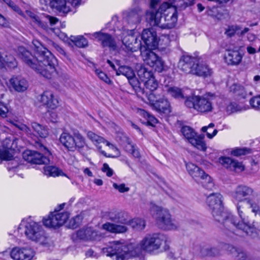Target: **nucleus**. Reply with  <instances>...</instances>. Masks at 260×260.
Masks as SVG:
<instances>
[{"label":"nucleus","instance_id":"obj_61","mask_svg":"<svg viewBox=\"0 0 260 260\" xmlns=\"http://www.w3.org/2000/svg\"><path fill=\"white\" fill-rule=\"evenodd\" d=\"M49 117L48 118L53 122H55L57 121L58 119V116L56 112L53 111H50L48 110Z\"/></svg>","mask_w":260,"mask_h":260},{"label":"nucleus","instance_id":"obj_18","mask_svg":"<svg viewBox=\"0 0 260 260\" xmlns=\"http://www.w3.org/2000/svg\"><path fill=\"white\" fill-rule=\"evenodd\" d=\"M243 57V54L239 51L238 47H235L227 50L224 59L228 65L238 66L242 62Z\"/></svg>","mask_w":260,"mask_h":260},{"label":"nucleus","instance_id":"obj_45","mask_svg":"<svg viewBox=\"0 0 260 260\" xmlns=\"http://www.w3.org/2000/svg\"><path fill=\"white\" fill-rule=\"evenodd\" d=\"M243 108L235 103H229L226 107V111L229 114L241 112Z\"/></svg>","mask_w":260,"mask_h":260},{"label":"nucleus","instance_id":"obj_11","mask_svg":"<svg viewBox=\"0 0 260 260\" xmlns=\"http://www.w3.org/2000/svg\"><path fill=\"white\" fill-rule=\"evenodd\" d=\"M41 3L47 5L49 4L51 7L63 13L73 11L79 6L81 0H40Z\"/></svg>","mask_w":260,"mask_h":260},{"label":"nucleus","instance_id":"obj_41","mask_svg":"<svg viewBox=\"0 0 260 260\" xmlns=\"http://www.w3.org/2000/svg\"><path fill=\"white\" fill-rule=\"evenodd\" d=\"M164 90L175 98L181 99L183 98L181 90L178 87L166 86Z\"/></svg>","mask_w":260,"mask_h":260},{"label":"nucleus","instance_id":"obj_46","mask_svg":"<svg viewBox=\"0 0 260 260\" xmlns=\"http://www.w3.org/2000/svg\"><path fill=\"white\" fill-rule=\"evenodd\" d=\"M251 150L247 148H236L231 151V154L235 156L244 155L250 153Z\"/></svg>","mask_w":260,"mask_h":260},{"label":"nucleus","instance_id":"obj_63","mask_svg":"<svg viewBox=\"0 0 260 260\" xmlns=\"http://www.w3.org/2000/svg\"><path fill=\"white\" fill-rule=\"evenodd\" d=\"M246 50L249 54H254L256 52V49L251 46H248Z\"/></svg>","mask_w":260,"mask_h":260},{"label":"nucleus","instance_id":"obj_2","mask_svg":"<svg viewBox=\"0 0 260 260\" xmlns=\"http://www.w3.org/2000/svg\"><path fill=\"white\" fill-rule=\"evenodd\" d=\"M32 43L34 55L25 48L19 47L18 55L28 66L41 76L47 79L53 77L56 75V58L39 40L35 39Z\"/></svg>","mask_w":260,"mask_h":260},{"label":"nucleus","instance_id":"obj_21","mask_svg":"<svg viewBox=\"0 0 260 260\" xmlns=\"http://www.w3.org/2000/svg\"><path fill=\"white\" fill-rule=\"evenodd\" d=\"M141 39L147 48L153 49L158 45V42L156 32L152 29H144L142 34Z\"/></svg>","mask_w":260,"mask_h":260},{"label":"nucleus","instance_id":"obj_60","mask_svg":"<svg viewBox=\"0 0 260 260\" xmlns=\"http://www.w3.org/2000/svg\"><path fill=\"white\" fill-rule=\"evenodd\" d=\"M12 126H14V127H12L11 128H14L15 127L18 128L19 130H26L27 128H29L27 127L26 125L20 123L18 122H16L15 123H12Z\"/></svg>","mask_w":260,"mask_h":260},{"label":"nucleus","instance_id":"obj_9","mask_svg":"<svg viewBox=\"0 0 260 260\" xmlns=\"http://www.w3.org/2000/svg\"><path fill=\"white\" fill-rule=\"evenodd\" d=\"M109 219L113 222L128 224L137 231H141L145 227V221L141 218L131 219L127 213L123 212H111L109 214Z\"/></svg>","mask_w":260,"mask_h":260},{"label":"nucleus","instance_id":"obj_20","mask_svg":"<svg viewBox=\"0 0 260 260\" xmlns=\"http://www.w3.org/2000/svg\"><path fill=\"white\" fill-rule=\"evenodd\" d=\"M219 162L226 169L235 172H241L245 169L242 162L230 157L221 156L219 158Z\"/></svg>","mask_w":260,"mask_h":260},{"label":"nucleus","instance_id":"obj_33","mask_svg":"<svg viewBox=\"0 0 260 260\" xmlns=\"http://www.w3.org/2000/svg\"><path fill=\"white\" fill-rule=\"evenodd\" d=\"M16 65L15 59L11 55H5V57L0 56V70L6 67L14 68Z\"/></svg>","mask_w":260,"mask_h":260},{"label":"nucleus","instance_id":"obj_49","mask_svg":"<svg viewBox=\"0 0 260 260\" xmlns=\"http://www.w3.org/2000/svg\"><path fill=\"white\" fill-rule=\"evenodd\" d=\"M241 29V27L239 25H231L228 27L225 31V34L227 36L232 37L235 34L238 35L239 30Z\"/></svg>","mask_w":260,"mask_h":260},{"label":"nucleus","instance_id":"obj_19","mask_svg":"<svg viewBox=\"0 0 260 260\" xmlns=\"http://www.w3.org/2000/svg\"><path fill=\"white\" fill-rule=\"evenodd\" d=\"M39 101L49 110H54L59 106V101L51 91H45L40 96Z\"/></svg>","mask_w":260,"mask_h":260},{"label":"nucleus","instance_id":"obj_55","mask_svg":"<svg viewBox=\"0 0 260 260\" xmlns=\"http://www.w3.org/2000/svg\"><path fill=\"white\" fill-rule=\"evenodd\" d=\"M6 3L10 8H11L14 11L16 12L20 15H22V13L20 9L14 4L13 2H11V0H3Z\"/></svg>","mask_w":260,"mask_h":260},{"label":"nucleus","instance_id":"obj_47","mask_svg":"<svg viewBox=\"0 0 260 260\" xmlns=\"http://www.w3.org/2000/svg\"><path fill=\"white\" fill-rule=\"evenodd\" d=\"M203 254L209 256H215L219 254V250L216 248H206L201 250Z\"/></svg>","mask_w":260,"mask_h":260},{"label":"nucleus","instance_id":"obj_13","mask_svg":"<svg viewBox=\"0 0 260 260\" xmlns=\"http://www.w3.org/2000/svg\"><path fill=\"white\" fill-rule=\"evenodd\" d=\"M150 49L141 50V55L143 61L150 67L158 72L165 70L164 62Z\"/></svg>","mask_w":260,"mask_h":260},{"label":"nucleus","instance_id":"obj_8","mask_svg":"<svg viewBox=\"0 0 260 260\" xmlns=\"http://www.w3.org/2000/svg\"><path fill=\"white\" fill-rule=\"evenodd\" d=\"M37 147L43 154L37 151L27 150L23 153V159L33 164H48L50 162L49 156L51 153L47 148L43 144L38 143Z\"/></svg>","mask_w":260,"mask_h":260},{"label":"nucleus","instance_id":"obj_1","mask_svg":"<svg viewBox=\"0 0 260 260\" xmlns=\"http://www.w3.org/2000/svg\"><path fill=\"white\" fill-rule=\"evenodd\" d=\"M169 248L166 236L161 233H154L146 236L138 244H124L117 241L110 242L102 249V252L108 256H116V260H124L139 256L143 251L156 253L166 251Z\"/></svg>","mask_w":260,"mask_h":260},{"label":"nucleus","instance_id":"obj_4","mask_svg":"<svg viewBox=\"0 0 260 260\" xmlns=\"http://www.w3.org/2000/svg\"><path fill=\"white\" fill-rule=\"evenodd\" d=\"M206 203L215 219L222 223L229 230L234 232L233 228H236L237 219L231 213L223 211L221 194L219 193L210 194L207 198Z\"/></svg>","mask_w":260,"mask_h":260},{"label":"nucleus","instance_id":"obj_27","mask_svg":"<svg viewBox=\"0 0 260 260\" xmlns=\"http://www.w3.org/2000/svg\"><path fill=\"white\" fill-rule=\"evenodd\" d=\"M93 36L100 41L103 46H108L113 50L116 49V44L111 37L108 34L101 32H94Z\"/></svg>","mask_w":260,"mask_h":260},{"label":"nucleus","instance_id":"obj_34","mask_svg":"<svg viewBox=\"0 0 260 260\" xmlns=\"http://www.w3.org/2000/svg\"><path fill=\"white\" fill-rule=\"evenodd\" d=\"M139 113L140 114L147 119V123L148 125L153 127L162 128V127L160 126L161 124L153 116L144 110H140Z\"/></svg>","mask_w":260,"mask_h":260},{"label":"nucleus","instance_id":"obj_22","mask_svg":"<svg viewBox=\"0 0 260 260\" xmlns=\"http://www.w3.org/2000/svg\"><path fill=\"white\" fill-rule=\"evenodd\" d=\"M212 74V70L209 68L206 63L197 60L194 67L193 68L192 75L200 77H207L211 76Z\"/></svg>","mask_w":260,"mask_h":260},{"label":"nucleus","instance_id":"obj_29","mask_svg":"<svg viewBox=\"0 0 260 260\" xmlns=\"http://www.w3.org/2000/svg\"><path fill=\"white\" fill-rule=\"evenodd\" d=\"M77 236L82 240H93L96 239L98 233L92 228H87L79 230L77 233Z\"/></svg>","mask_w":260,"mask_h":260},{"label":"nucleus","instance_id":"obj_38","mask_svg":"<svg viewBox=\"0 0 260 260\" xmlns=\"http://www.w3.org/2000/svg\"><path fill=\"white\" fill-rule=\"evenodd\" d=\"M193 1L194 0H169L168 2L171 7H174L177 9V8L184 9L192 4Z\"/></svg>","mask_w":260,"mask_h":260},{"label":"nucleus","instance_id":"obj_26","mask_svg":"<svg viewBox=\"0 0 260 260\" xmlns=\"http://www.w3.org/2000/svg\"><path fill=\"white\" fill-rule=\"evenodd\" d=\"M117 135L121 142L126 144L125 145L126 150L130 152L135 157L139 158L140 157V152L136 146L132 143L130 139L121 131H118Z\"/></svg>","mask_w":260,"mask_h":260},{"label":"nucleus","instance_id":"obj_25","mask_svg":"<svg viewBox=\"0 0 260 260\" xmlns=\"http://www.w3.org/2000/svg\"><path fill=\"white\" fill-rule=\"evenodd\" d=\"M9 86L12 87L16 91L24 92L27 89V81L21 77H13L9 81Z\"/></svg>","mask_w":260,"mask_h":260},{"label":"nucleus","instance_id":"obj_12","mask_svg":"<svg viewBox=\"0 0 260 260\" xmlns=\"http://www.w3.org/2000/svg\"><path fill=\"white\" fill-rule=\"evenodd\" d=\"M121 34L122 42L127 51L135 52L139 49H142L141 41L135 34L134 30L123 29Z\"/></svg>","mask_w":260,"mask_h":260},{"label":"nucleus","instance_id":"obj_53","mask_svg":"<svg viewBox=\"0 0 260 260\" xmlns=\"http://www.w3.org/2000/svg\"><path fill=\"white\" fill-rule=\"evenodd\" d=\"M249 103L253 108L260 109V95L252 98Z\"/></svg>","mask_w":260,"mask_h":260},{"label":"nucleus","instance_id":"obj_54","mask_svg":"<svg viewBox=\"0 0 260 260\" xmlns=\"http://www.w3.org/2000/svg\"><path fill=\"white\" fill-rule=\"evenodd\" d=\"M113 186L115 189L118 190L120 192H127L129 190V187H126L125 185L123 183L118 185L116 183H114L113 184Z\"/></svg>","mask_w":260,"mask_h":260},{"label":"nucleus","instance_id":"obj_43","mask_svg":"<svg viewBox=\"0 0 260 260\" xmlns=\"http://www.w3.org/2000/svg\"><path fill=\"white\" fill-rule=\"evenodd\" d=\"M71 41L77 47L83 48L88 44L87 40L83 36H71Z\"/></svg>","mask_w":260,"mask_h":260},{"label":"nucleus","instance_id":"obj_57","mask_svg":"<svg viewBox=\"0 0 260 260\" xmlns=\"http://www.w3.org/2000/svg\"><path fill=\"white\" fill-rule=\"evenodd\" d=\"M80 217L76 216L75 217L73 218L70 221V226L73 228H76L79 224Z\"/></svg>","mask_w":260,"mask_h":260},{"label":"nucleus","instance_id":"obj_36","mask_svg":"<svg viewBox=\"0 0 260 260\" xmlns=\"http://www.w3.org/2000/svg\"><path fill=\"white\" fill-rule=\"evenodd\" d=\"M154 109L158 112L164 113H169L171 112L169 102L164 98H161L159 102L155 104Z\"/></svg>","mask_w":260,"mask_h":260},{"label":"nucleus","instance_id":"obj_40","mask_svg":"<svg viewBox=\"0 0 260 260\" xmlns=\"http://www.w3.org/2000/svg\"><path fill=\"white\" fill-rule=\"evenodd\" d=\"M44 173L48 176L56 177L61 175L62 172L56 167L48 166L44 167Z\"/></svg>","mask_w":260,"mask_h":260},{"label":"nucleus","instance_id":"obj_15","mask_svg":"<svg viewBox=\"0 0 260 260\" xmlns=\"http://www.w3.org/2000/svg\"><path fill=\"white\" fill-rule=\"evenodd\" d=\"M180 132L192 145L200 150L203 151L206 150L207 147L204 141L205 136L203 134H198L196 131H180Z\"/></svg>","mask_w":260,"mask_h":260},{"label":"nucleus","instance_id":"obj_35","mask_svg":"<svg viewBox=\"0 0 260 260\" xmlns=\"http://www.w3.org/2000/svg\"><path fill=\"white\" fill-rule=\"evenodd\" d=\"M117 65L118 66V68L117 70H116V75H123L125 76L127 79L134 76V72L131 67L124 65L120 66L119 64V61L117 62Z\"/></svg>","mask_w":260,"mask_h":260},{"label":"nucleus","instance_id":"obj_52","mask_svg":"<svg viewBox=\"0 0 260 260\" xmlns=\"http://www.w3.org/2000/svg\"><path fill=\"white\" fill-rule=\"evenodd\" d=\"M128 21L133 23H139L141 21L140 15L137 13L131 12L128 16Z\"/></svg>","mask_w":260,"mask_h":260},{"label":"nucleus","instance_id":"obj_62","mask_svg":"<svg viewBox=\"0 0 260 260\" xmlns=\"http://www.w3.org/2000/svg\"><path fill=\"white\" fill-rule=\"evenodd\" d=\"M104 143H106L107 146H109L110 147V148L112 149V150H113L114 151L116 152L117 154L118 155L119 154L118 149L114 145H113L112 144H111L108 141H107L105 140H104Z\"/></svg>","mask_w":260,"mask_h":260},{"label":"nucleus","instance_id":"obj_42","mask_svg":"<svg viewBox=\"0 0 260 260\" xmlns=\"http://www.w3.org/2000/svg\"><path fill=\"white\" fill-rule=\"evenodd\" d=\"M127 79L129 84L132 85L137 93L139 92H141L142 93H144L143 89L141 86V81L137 79L135 74L133 77L127 78Z\"/></svg>","mask_w":260,"mask_h":260},{"label":"nucleus","instance_id":"obj_30","mask_svg":"<svg viewBox=\"0 0 260 260\" xmlns=\"http://www.w3.org/2000/svg\"><path fill=\"white\" fill-rule=\"evenodd\" d=\"M186 168L189 174L197 181L201 178V175L205 174L204 170L196 165L188 162L186 164Z\"/></svg>","mask_w":260,"mask_h":260},{"label":"nucleus","instance_id":"obj_10","mask_svg":"<svg viewBox=\"0 0 260 260\" xmlns=\"http://www.w3.org/2000/svg\"><path fill=\"white\" fill-rule=\"evenodd\" d=\"M60 141L70 151H74L77 147L82 148L85 145L84 139L79 133H73L72 134L68 132H64L60 137Z\"/></svg>","mask_w":260,"mask_h":260},{"label":"nucleus","instance_id":"obj_39","mask_svg":"<svg viewBox=\"0 0 260 260\" xmlns=\"http://www.w3.org/2000/svg\"><path fill=\"white\" fill-rule=\"evenodd\" d=\"M230 251L236 260H248L247 253L241 249L231 246Z\"/></svg>","mask_w":260,"mask_h":260},{"label":"nucleus","instance_id":"obj_14","mask_svg":"<svg viewBox=\"0 0 260 260\" xmlns=\"http://www.w3.org/2000/svg\"><path fill=\"white\" fill-rule=\"evenodd\" d=\"M69 217L68 212H57L56 210H55L47 218H44L43 223L46 227L55 229L62 225Z\"/></svg>","mask_w":260,"mask_h":260},{"label":"nucleus","instance_id":"obj_17","mask_svg":"<svg viewBox=\"0 0 260 260\" xmlns=\"http://www.w3.org/2000/svg\"><path fill=\"white\" fill-rule=\"evenodd\" d=\"M35 254L31 248L15 247L11 250L10 256L14 260H31Z\"/></svg>","mask_w":260,"mask_h":260},{"label":"nucleus","instance_id":"obj_56","mask_svg":"<svg viewBox=\"0 0 260 260\" xmlns=\"http://www.w3.org/2000/svg\"><path fill=\"white\" fill-rule=\"evenodd\" d=\"M102 171L105 173L108 177H111L113 174V170L111 169L109 165L106 163L103 164Z\"/></svg>","mask_w":260,"mask_h":260},{"label":"nucleus","instance_id":"obj_32","mask_svg":"<svg viewBox=\"0 0 260 260\" xmlns=\"http://www.w3.org/2000/svg\"><path fill=\"white\" fill-rule=\"evenodd\" d=\"M137 75L141 81L143 83L153 76V73L148 71L144 66L139 64L137 67Z\"/></svg>","mask_w":260,"mask_h":260},{"label":"nucleus","instance_id":"obj_50","mask_svg":"<svg viewBox=\"0 0 260 260\" xmlns=\"http://www.w3.org/2000/svg\"><path fill=\"white\" fill-rule=\"evenodd\" d=\"M95 73L101 80L103 81L107 84H111L112 83L111 80L107 75L101 70L95 69Z\"/></svg>","mask_w":260,"mask_h":260},{"label":"nucleus","instance_id":"obj_44","mask_svg":"<svg viewBox=\"0 0 260 260\" xmlns=\"http://www.w3.org/2000/svg\"><path fill=\"white\" fill-rule=\"evenodd\" d=\"M144 85L146 89L150 90L151 92L156 89L158 87V83L154 76L144 83Z\"/></svg>","mask_w":260,"mask_h":260},{"label":"nucleus","instance_id":"obj_23","mask_svg":"<svg viewBox=\"0 0 260 260\" xmlns=\"http://www.w3.org/2000/svg\"><path fill=\"white\" fill-rule=\"evenodd\" d=\"M197 59L188 55H183L178 63L179 68L186 73L192 74Z\"/></svg>","mask_w":260,"mask_h":260},{"label":"nucleus","instance_id":"obj_48","mask_svg":"<svg viewBox=\"0 0 260 260\" xmlns=\"http://www.w3.org/2000/svg\"><path fill=\"white\" fill-rule=\"evenodd\" d=\"M146 96L147 100L149 101V104L153 107V108L155 107V104L158 103L160 100V98L158 96L156 95L152 92H150L149 94H146Z\"/></svg>","mask_w":260,"mask_h":260},{"label":"nucleus","instance_id":"obj_7","mask_svg":"<svg viewBox=\"0 0 260 260\" xmlns=\"http://www.w3.org/2000/svg\"><path fill=\"white\" fill-rule=\"evenodd\" d=\"M215 98L213 94L210 93L202 96H193L188 98L185 105L189 108H193L200 112H208L213 108L212 101Z\"/></svg>","mask_w":260,"mask_h":260},{"label":"nucleus","instance_id":"obj_37","mask_svg":"<svg viewBox=\"0 0 260 260\" xmlns=\"http://www.w3.org/2000/svg\"><path fill=\"white\" fill-rule=\"evenodd\" d=\"M201 177L200 178L197 182L201 184L207 189H212L214 187V183L212 181L211 177L205 173L203 174V175H201Z\"/></svg>","mask_w":260,"mask_h":260},{"label":"nucleus","instance_id":"obj_6","mask_svg":"<svg viewBox=\"0 0 260 260\" xmlns=\"http://www.w3.org/2000/svg\"><path fill=\"white\" fill-rule=\"evenodd\" d=\"M150 213L155 219L158 226L165 230L176 229L178 224L173 220L168 210L161 207L152 205L150 208Z\"/></svg>","mask_w":260,"mask_h":260},{"label":"nucleus","instance_id":"obj_28","mask_svg":"<svg viewBox=\"0 0 260 260\" xmlns=\"http://www.w3.org/2000/svg\"><path fill=\"white\" fill-rule=\"evenodd\" d=\"M114 223L106 222L103 225V228L110 232L113 233H123L127 231L126 225L120 223L114 222Z\"/></svg>","mask_w":260,"mask_h":260},{"label":"nucleus","instance_id":"obj_16","mask_svg":"<svg viewBox=\"0 0 260 260\" xmlns=\"http://www.w3.org/2000/svg\"><path fill=\"white\" fill-rule=\"evenodd\" d=\"M24 16L27 18H29L31 21V23L34 25L40 27L44 29L46 28L45 25L43 24V22L45 19L49 21L51 25L55 24L58 21V19L57 18L49 15L44 16L42 17L41 19H40V18L36 14L30 11H26Z\"/></svg>","mask_w":260,"mask_h":260},{"label":"nucleus","instance_id":"obj_31","mask_svg":"<svg viewBox=\"0 0 260 260\" xmlns=\"http://www.w3.org/2000/svg\"><path fill=\"white\" fill-rule=\"evenodd\" d=\"M249 86L246 85L243 86L237 84H234L230 87V91L233 92L237 95L241 96L245 98L248 95H251L252 91L249 88Z\"/></svg>","mask_w":260,"mask_h":260},{"label":"nucleus","instance_id":"obj_59","mask_svg":"<svg viewBox=\"0 0 260 260\" xmlns=\"http://www.w3.org/2000/svg\"><path fill=\"white\" fill-rule=\"evenodd\" d=\"M8 112L7 107L4 103L0 102V115L5 117Z\"/></svg>","mask_w":260,"mask_h":260},{"label":"nucleus","instance_id":"obj_58","mask_svg":"<svg viewBox=\"0 0 260 260\" xmlns=\"http://www.w3.org/2000/svg\"><path fill=\"white\" fill-rule=\"evenodd\" d=\"M176 126L177 128L180 129V130H192L185 122L180 121H177Z\"/></svg>","mask_w":260,"mask_h":260},{"label":"nucleus","instance_id":"obj_64","mask_svg":"<svg viewBox=\"0 0 260 260\" xmlns=\"http://www.w3.org/2000/svg\"><path fill=\"white\" fill-rule=\"evenodd\" d=\"M31 127L34 130H39L43 128L42 125L36 122H33L31 123Z\"/></svg>","mask_w":260,"mask_h":260},{"label":"nucleus","instance_id":"obj_3","mask_svg":"<svg viewBox=\"0 0 260 260\" xmlns=\"http://www.w3.org/2000/svg\"><path fill=\"white\" fill-rule=\"evenodd\" d=\"M160 0H150L151 10L146 12V20L152 26H157L162 29L174 27L178 20V12L174 7H171L168 2L161 3L155 10Z\"/></svg>","mask_w":260,"mask_h":260},{"label":"nucleus","instance_id":"obj_24","mask_svg":"<svg viewBox=\"0 0 260 260\" xmlns=\"http://www.w3.org/2000/svg\"><path fill=\"white\" fill-rule=\"evenodd\" d=\"M13 142L10 138H6L0 147V158L6 160H11L13 158L11 152L13 151Z\"/></svg>","mask_w":260,"mask_h":260},{"label":"nucleus","instance_id":"obj_5","mask_svg":"<svg viewBox=\"0 0 260 260\" xmlns=\"http://www.w3.org/2000/svg\"><path fill=\"white\" fill-rule=\"evenodd\" d=\"M19 229H24L25 236L28 239L42 245L48 244V238L42 225L30 218L22 220Z\"/></svg>","mask_w":260,"mask_h":260},{"label":"nucleus","instance_id":"obj_51","mask_svg":"<svg viewBox=\"0 0 260 260\" xmlns=\"http://www.w3.org/2000/svg\"><path fill=\"white\" fill-rule=\"evenodd\" d=\"M87 136L93 142L98 143L104 142V139L95 134L93 131H88Z\"/></svg>","mask_w":260,"mask_h":260}]
</instances>
